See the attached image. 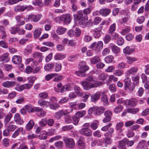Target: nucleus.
Returning a JSON list of instances; mask_svg holds the SVG:
<instances>
[{
	"label": "nucleus",
	"instance_id": "obj_25",
	"mask_svg": "<svg viewBox=\"0 0 149 149\" xmlns=\"http://www.w3.org/2000/svg\"><path fill=\"white\" fill-rule=\"evenodd\" d=\"M125 142V139L119 141L117 146V147L119 149H127L125 143H124Z\"/></svg>",
	"mask_w": 149,
	"mask_h": 149
},
{
	"label": "nucleus",
	"instance_id": "obj_52",
	"mask_svg": "<svg viewBox=\"0 0 149 149\" xmlns=\"http://www.w3.org/2000/svg\"><path fill=\"white\" fill-rule=\"evenodd\" d=\"M73 126L72 125H68L63 127L62 128V130L63 131H69L72 129Z\"/></svg>",
	"mask_w": 149,
	"mask_h": 149
},
{
	"label": "nucleus",
	"instance_id": "obj_40",
	"mask_svg": "<svg viewBox=\"0 0 149 149\" xmlns=\"http://www.w3.org/2000/svg\"><path fill=\"white\" fill-rule=\"evenodd\" d=\"M78 147L80 149H85V144L83 141L81 140H79L78 141Z\"/></svg>",
	"mask_w": 149,
	"mask_h": 149
},
{
	"label": "nucleus",
	"instance_id": "obj_33",
	"mask_svg": "<svg viewBox=\"0 0 149 149\" xmlns=\"http://www.w3.org/2000/svg\"><path fill=\"white\" fill-rule=\"evenodd\" d=\"M65 57V55L64 54H61V53L56 54L54 57L55 59L58 60H62Z\"/></svg>",
	"mask_w": 149,
	"mask_h": 149
},
{
	"label": "nucleus",
	"instance_id": "obj_30",
	"mask_svg": "<svg viewBox=\"0 0 149 149\" xmlns=\"http://www.w3.org/2000/svg\"><path fill=\"white\" fill-rule=\"evenodd\" d=\"M12 117V114L10 113L8 114L5 117L4 119V123L5 125H6L10 120Z\"/></svg>",
	"mask_w": 149,
	"mask_h": 149
},
{
	"label": "nucleus",
	"instance_id": "obj_16",
	"mask_svg": "<svg viewBox=\"0 0 149 149\" xmlns=\"http://www.w3.org/2000/svg\"><path fill=\"white\" fill-rule=\"evenodd\" d=\"M16 83L14 81H6L2 83V86L5 88H9L14 86Z\"/></svg>",
	"mask_w": 149,
	"mask_h": 149
},
{
	"label": "nucleus",
	"instance_id": "obj_13",
	"mask_svg": "<svg viewBox=\"0 0 149 149\" xmlns=\"http://www.w3.org/2000/svg\"><path fill=\"white\" fill-rule=\"evenodd\" d=\"M22 61V57L19 55H14L12 58L13 63L15 64H20L21 63Z\"/></svg>",
	"mask_w": 149,
	"mask_h": 149
},
{
	"label": "nucleus",
	"instance_id": "obj_24",
	"mask_svg": "<svg viewBox=\"0 0 149 149\" xmlns=\"http://www.w3.org/2000/svg\"><path fill=\"white\" fill-rule=\"evenodd\" d=\"M123 125V122H120L118 123L116 126V129L117 131L119 133H121L123 131L122 129Z\"/></svg>",
	"mask_w": 149,
	"mask_h": 149
},
{
	"label": "nucleus",
	"instance_id": "obj_6",
	"mask_svg": "<svg viewBox=\"0 0 149 149\" xmlns=\"http://www.w3.org/2000/svg\"><path fill=\"white\" fill-rule=\"evenodd\" d=\"M103 29L102 26H100L98 27L94 28L92 31L93 35L94 38H98L101 35L102 33V30Z\"/></svg>",
	"mask_w": 149,
	"mask_h": 149
},
{
	"label": "nucleus",
	"instance_id": "obj_26",
	"mask_svg": "<svg viewBox=\"0 0 149 149\" xmlns=\"http://www.w3.org/2000/svg\"><path fill=\"white\" fill-rule=\"evenodd\" d=\"M146 141L143 140L139 141L136 147V149H141L145 147Z\"/></svg>",
	"mask_w": 149,
	"mask_h": 149
},
{
	"label": "nucleus",
	"instance_id": "obj_54",
	"mask_svg": "<svg viewBox=\"0 0 149 149\" xmlns=\"http://www.w3.org/2000/svg\"><path fill=\"white\" fill-rule=\"evenodd\" d=\"M2 143L3 146L7 147L9 145V140L7 138H4L2 140Z\"/></svg>",
	"mask_w": 149,
	"mask_h": 149
},
{
	"label": "nucleus",
	"instance_id": "obj_57",
	"mask_svg": "<svg viewBox=\"0 0 149 149\" xmlns=\"http://www.w3.org/2000/svg\"><path fill=\"white\" fill-rule=\"evenodd\" d=\"M139 111V109L137 108L135 109H129L127 110V111L129 113L135 114Z\"/></svg>",
	"mask_w": 149,
	"mask_h": 149
},
{
	"label": "nucleus",
	"instance_id": "obj_59",
	"mask_svg": "<svg viewBox=\"0 0 149 149\" xmlns=\"http://www.w3.org/2000/svg\"><path fill=\"white\" fill-rule=\"evenodd\" d=\"M101 101L104 103H107L108 101V99L107 97V96L104 94L103 93L101 98Z\"/></svg>",
	"mask_w": 149,
	"mask_h": 149
},
{
	"label": "nucleus",
	"instance_id": "obj_64",
	"mask_svg": "<svg viewBox=\"0 0 149 149\" xmlns=\"http://www.w3.org/2000/svg\"><path fill=\"white\" fill-rule=\"evenodd\" d=\"M69 88L68 86L67 85L64 86L62 87L60 90V92L61 93H63L66 91H69Z\"/></svg>",
	"mask_w": 149,
	"mask_h": 149
},
{
	"label": "nucleus",
	"instance_id": "obj_38",
	"mask_svg": "<svg viewBox=\"0 0 149 149\" xmlns=\"http://www.w3.org/2000/svg\"><path fill=\"white\" fill-rule=\"evenodd\" d=\"M11 122H10L9 125L7 127L10 132L13 131L17 128V126L16 125H12L11 124Z\"/></svg>",
	"mask_w": 149,
	"mask_h": 149
},
{
	"label": "nucleus",
	"instance_id": "obj_60",
	"mask_svg": "<svg viewBox=\"0 0 149 149\" xmlns=\"http://www.w3.org/2000/svg\"><path fill=\"white\" fill-rule=\"evenodd\" d=\"M115 68L113 66L111 65L109 66L105 70V71L108 72H113L115 70Z\"/></svg>",
	"mask_w": 149,
	"mask_h": 149
},
{
	"label": "nucleus",
	"instance_id": "obj_63",
	"mask_svg": "<svg viewBox=\"0 0 149 149\" xmlns=\"http://www.w3.org/2000/svg\"><path fill=\"white\" fill-rule=\"evenodd\" d=\"M48 93L47 92H44L40 93L39 94L40 97L42 99H45L48 96Z\"/></svg>",
	"mask_w": 149,
	"mask_h": 149
},
{
	"label": "nucleus",
	"instance_id": "obj_36",
	"mask_svg": "<svg viewBox=\"0 0 149 149\" xmlns=\"http://www.w3.org/2000/svg\"><path fill=\"white\" fill-rule=\"evenodd\" d=\"M54 67V64L53 63H49L46 65L44 69L45 70L47 71H49L52 70Z\"/></svg>",
	"mask_w": 149,
	"mask_h": 149
},
{
	"label": "nucleus",
	"instance_id": "obj_18",
	"mask_svg": "<svg viewBox=\"0 0 149 149\" xmlns=\"http://www.w3.org/2000/svg\"><path fill=\"white\" fill-rule=\"evenodd\" d=\"M77 19L78 23L82 27L84 28L87 26V19L86 18H82Z\"/></svg>",
	"mask_w": 149,
	"mask_h": 149
},
{
	"label": "nucleus",
	"instance_id": "obj_3",
	"mask_svg": "<svg viewBox=\"0 0 149 149\" xmlns=\"http://www.w3.org/2000/svg\"><path fill=\"white\" fill-rule=\"evenodd\" d=\"M63 140L66 146L69 148H72L75 147V143L72 139L64 137Z\"/></svg>",
	"mask_w": 149,
	"mask_h": 149
},
{
	"label": "nucleus",
	"instance_id": "obj_12",
	"mask_svg": "<svg viewBox=\"0 0 149 149\" xmlns=\"http://www.w3.org/2000/svg\"><path fill=\"white\" fill-rule=\"evenodd\" d=\"M81 66L79 68V71L83 73L86 72L89 69V67L86 64V62H81L80 64Z\"/></svg>",
	"mask_w": 149,
	"mask_h": 149
},
{
	"label": "nucleus",
	"instance_id": "obj_28",
	"mask_svg": "<svg viewBox=\"0 0 149 149\" xmlns=\"http://www.w3.org/2000/svg\"><path fill=\"white\" fill-rule=\"evenodd\" d=\"M34 123L33 120H31L27 123L26 126V128L27 130L31 129L34 125Z\"/></svg>",
	"mask_w": 149,
	"mask_h": 149
},
{
	"label": "nucleus",
	"instance_id": "obj_19",
	"mask_svg": "<svg viewBox=\"0 0 149 149\" xmlns=\"http://www.w3.org/2000/svg\"><path fill=\"white\" fill-rule=\"evenodd\" d=\"M109 47L111 48L112 52L114 54H117L120 52V48L112 43L109 44Z\"/></svg>",
	"mask_w": 149,
	"mask_h": 149
},
{
	"label": "nucleus",
	"instance_id": "obj_37",
	"mask_svg": "<svg viewBox=\"0 0 149 149\" xmlns=\"http://www.w3.org/2000/svg\"><path fill=\"white\" fill-rule=\"evenodd\" d=\"M113 59V56L112 55H110L106 56L104 59V60L106 63H111Z\"/></svg>",
	"mask_w": 149,
	"mask_h": 149
},
{
	"label": "nucleus",
	"instance_id": "obj_58",
	"mask_svg": "<svg viewBox=\"0 0 149 149\" xmlns=\"http://www.w3.org/2000/svg\"><path fill=\"white\" fill-rule=\"evenodd\" d=\"M32 50V47L31 46L29 45L26 47L24 49V52L27 54L31 53Z\"/></svg>",
	"mask_w": 149,
	"mask_h": 149
},
{
	"label": "nucleus",
	"instance_id": "obj_48",
	"mask_svg": "<svg viewBox=\"0 0 149 149\" xmlns=\"http://www.w3.org/2000/svg\"><path fill=\"white\" fill-rule=\"evenodd\" d=\"M130 30V27L129 26H126L125 28L123 29L120 32L121 34L123 35H125L127 33H128Z\"/></svg>",
	"mask_w": 149,
	"mask_h": 149
},
{
	"label": "nucleus",
	"instance_id": "obj_47",
	"mask_svg": "<svg viewBox=\"0 0 149 149\" xmlns=\"http://www.w3.org/2000/svg\"><path fill=\"white\" fill-rule=\"evenodd\" d=\"M123 109V106L120 105H118L114 109V111L116 113H119L122 111Z\"/></svg>",
	"mask_w": 149,
	"mask_h": 149
},
{
	"label": "nucleus",
	"instance_id": "obj_8",
	"mask_svg": "<svg viewBox=\"0 0 149 149\" xmlns=\"http://www.w3.org/2000/svg\"><path fill=\"white\" fill-rule=\"evenodd\" d=\"M112 115V113L110 110H108L105 111L104 114L105 117L103 119V122L106 123L110 121L111 119V116Z\"/></svg>",
	"mask_w": 149,
	"mask_h": 149
},
{
	"label": "nucleus",
	"instance_id": "obj_21",
	"mask_svg": "<svg viewBox=\"0 0 149 149\" xmlns=\"http://www.w3.org/2000/svg\"><path fill=\"white\" fill-rule=\"evenodd\" d=\"M111 10L107 8H102L99 11V13L103 16H106L111 13Z\"/></svg>",
	"mask_w": 149,
	"mask_h": 149
},
{
	"label": "nucleus",
	"instance_id": "obj_62",
	"mask_svg": "<svg viewBox=\"0 0 149 149\" xmlns=\"http://www.w3.org/2000/svg\"><path fill=\"white\" fill-rule=\"evenodd\" d=\"M109 89L112 92H115L116 90V86L114 84H111L109 87Z\"/></svg>",
	"mask_w": 149,
	"mask_h": 149
},
{
	"label": "nucleus",
	"instance_id": "obj_29",
	"mask_svg": "<svg viewBox=\"0 0 149 149\" xmlns=\"http://www.w3.org/2000/svg\"><path fill=\"white\" fill-rule=\"evenodd\" d=\"M66 30V29L62 26H60L58 28L56 32L59 35H62L65 33Z\"/></svg>",
	"mask_w": 149,
	"mask_h": 149
},
{
	"label": "nucleus",
	"instance_id": "obj_2",
	"mask_svg": "<svg viewBox=\"0 0 149 149\" xmlns=\"http://www.w3.org/2000/svg\"><path fill=\"white\" fill-rule=\"evenodd\" d=\"M103 43L102 41H99L97 43L95 42H93L90 46V48L93 50L97 52H100L102 49Z\"/></svg>",
	"mask_w": 149,
	"mask_h": 149
},
{
	"label": "nucleus",
	"instance_id": "obj_51",
	"mask_svg": "<svg viewBox=\"0 0 149 149\" xmlns=\"http://www.w3.org/2000/svg\"><path fill=\"white\" fill-rule=\"evenodd\" d=\"M108 77V75L104 73L100 74L98 76L99 79L101 80H104L106 79Z\"/></svg>",
	"mask_w": 149,
	"mask_h": 149
},
{
	"label": "nucleus",
	"instance_id": "obj_5",
	"mask_svg": "<svg viewBox=\"0 0 149 149\" xmlns=\"http://www.w3.org/2000/svg\"><path fill=\"white\" fill-rule=\"evenodd\" d=\"M81 85L83 86L84 89L88 90L93 88H95L100 86L101 85V84L100 83V85L99 84L98 85H96L87 81H84L81 82Z\"/></svg>",
	"mask_w": 149,
	"mask_h": 149
},
{
	"label": "nucleus",
	"instance_id": "obj_23",
	"mask_svg": "<svg viewBox=\"0 0 149 149\" xmlns=\"http://www.w3.org/2000/svg\"><path fill=\"white\" fill-rule=\"evenodd\" d=\"M74 90L78 96H81L82 94V91L81 88L78 86H75L74 87Z\"/></svg>",
	"mask_w": 149,
	"mask_h": 149
},
{
	"label": "nucleus",
	"instance_id": "obj_46",
	"mask_svg": "<svg viewBox=\"0 0 149 149\" xmlns=\"http://www.w3.org/2000/svg\"><path fill=\"white\" fill-rule=\"evenodd\" d=\"M36 79V77L33 76H29L27 78V80L29 82L31 83L30 84L32 85L34 83L35 80Z\"/></svg>",
	"mask_w": 149,
	"mask_h": 149
},
{
	"label": "nucleus",
	"instance_id": "obj_50",
	"mask_svg": "<svg viewBox=\"0 0 149 149\" xmlns=\"http://www.w3.org/2000/svg\"><path fill=\"white\" fill-rule=\"evenodd\" d=\"M126 63L125 62H121L119 63L117 66V67L119 69H123L126 67Z\"/></svg>",
	"mask_w": 149,
	"mask_h": 149
},
{
	"label": "nucleus",
	"instance_id": "obj_44",
	"mask_svg": "<svg viewBox=\"0 0 149 149\" xmlns=\"http://www.w3.org/2000/svg\"><path fill=\"white\" fill-rule=\"evenodd\" d=\"M38 103L40 106H44L49 105V102L40 99L38 100Z\"/></svg>",
	"mask_w": 149,
	"mask_h": 149
},
{
	"label": "nucleus",
	"instance_id": "obj_56",
	"mask_svg": "<svg viewBox=\"0 0 149 149\" xmlns=\"http://www.w3.org/2000/svg\"><path fill=\"white\" fill-rule=\"evenodd\" d=\"M123 73V70L118 69L115 71L113 74L115 76H120L122 75Z\"/></svg>",
	"mask_w": 149,
	"mask_h": 149
},
{
	"label": "nucleus",
	"instance_id": "obj_42",
	"mask_svg": "<svg viewBox=\"0 0 149 149\" xmlns=\"http://www.w3.org/2000/svg\"><path fill=\"white\" fill-rule=\"evenodd\" d=\"M64 115L63 110H61L57 112L55 114V117L58 119H60Z\"/></svg>",
	"mask_w": 149,
	"mask_h": 149
},
{
	"label": "nucleus",
	"instance_id": "obj_7",
	"mask_svg": "<svg viewBox=\"0 0 149 149\" xmlns=\"http://www.w3.org/2000/svg\"><path fill=\"white\" fill-rule=\"evenodd\" d=\"M79 132L81 134L86 136H90L92 134L91 130L87 128H83L80 129Z\"/></svg>",
	"mask_w": 149,
	"mask_h": 149
},
{
	"label": "nucleus",
	"instance_id": "obj_49",
	"mask_svg": "<svg viewBox=\"0 0 149 149\" xmlns=\"http://www.w3.org/2000/svg\"><path fill=\"white\" fill-rule=\"evenodd\" d=\"M125 142L128 147H131L134 145V141L133 140L129 141L128 139H126Z\"/></svg>",
	"mask_w": 149,
	"mask_h": 149
},
{
	"label": "nucleus",
	"instance_id": "obj_39",
	"mask_svg": "<svg viewBox=\"0 0 149 149\" xmlns=\"http://www.w3.org/2000/svg\"><path fill=\"white\" fill-rule=\"evenodd\" d=\"M57 73H52L47 74L45 77V79L47 81H49L54 77L57 76Z\"/></svg>",
	"mask_w": 149,
	"mask_h": 149
},
{
	"label": "nucleus",
	"instance_id": "obj_22",
	"mask_svg": "<svg viewBox=\"0 0 149 149\" xmlns=\"http://www.w3.org/2000/svg\"><path fill=\"white\" fill-rule=\"evenodd\" d=\"M23 128L22 127H20L17 128L13 133L12 136V137L13 138H15L18 136L20 132H23Z\"/></svg>",
	"mask_w": 149,
	"mask_h": 149
},
{
	"label": "nucleus",
	"instance_id": "obj_14",
	"mask_svg": "<svg viewBox=\"0 0 149 149\" xmlns=\"http://www.w3.org/2000/svg\"><path fill=\"white\" fill-rule=\"evenodd\" d=\"M106 109L104 107L101 106L96 107V111L94 113L95 116L100 115L103 113Z\"/></svg>",
	"mask_w": 149,
	"mask_h": 149
},
{
	"label": "nucleus",
	"instance_id": "obj_35",
	"mask_svg": "<svg viewBox=\"0 0 149 149\" xmlns=\"http://www.w3.org/2000/svg\"><path fill=\"white\" fill-rule=\"evenodd\" d=\"M127 62L129 64H132L134 62L136 61L137 59L134 57L127 56L126 57Z\"/></svg>",
	"mask_w": 149,
	"mask_h": 149
},
{
	"label": "nucleus",
	"instance_id": "obj_10",
	"mask_svg": "<svg viewBox=\"0 0 149 149\" xmlns=\"http://www.w3.org/2000/svg\"><path fill=\"white\" fill-rule=\"evenodd\" d=\"M101 95V92L98 91L91 96V102H96L99 99Z\"/></svg>",
	"mask_w": 149,
	"mask_h": 149
},
{
	"label": "nucleus",
	"instance_id": "obj_4",
	"mask_svg": "<svg viewBox=\"0 0 149 149\" xmlns=\"http://www.w3.org/2000/svg\"><path fill=\"white\" fill-rule=\"evenodd\" d=\"M72 17L71 15L70 14H66L61 15L58 17V18L65 24H68L71 21Z\"/></svg>",
	"mask_w": 149,
	"mask_h": 149
},
{
	"label": "nucleus",
	"instance_id": "obj_55",
	"mask_svg": "<svg viewBox=\"0 0 149 149\" xmlns=\"http://www.w3.org/2000/svg\"><path fill=\"white\" fill-rule=\"evenodd\" d=\"M116 24L114 23L112 24L110 26L109 30V33H112L115 31L116 29Z\"/></svg>",
	"mask_w": 149,
	"mask_h": 149
},
{
	"label": "nucleus",
	"instance_id": "obj_1",
	"mask_svg": "<svg viewBox=\"0 0 149 149\" xmlns=\"http://www.w3.org/2000/svg\"><path fill=\"white\" fill-rule=\"evenodd\" d=\"M130 78L127 77L124 79L125 89L127 91H130L133 90L135 88L134 84L131 82Z\"/></svg>",
	"mask_w": 149,
	"mask_h": 149
},
{
	"label": "nucleus",
	"instance_id": "obj_32",
	"mask_svg": "<svg viewBox=\"0 0 149 149\" xmlns=\"http://www.w3.org/2000/svg\"><path fill=\"white\" fill-rule=\"evenodd\" d=\"M134 50V49H130L129 47L127 46L124 48L123 50V52L126 54H129L133 52Z\"/></svg>",
	"mask_w": 149,
	"mask_h": 149
},
{
	"label": "nucleus",
	"instance_id": "obj_41",
	"mask_svg": "<svg viewBox=\"0 0 149 149\" xmlns=\"http://www.w3.org/2000/svg\"><path fill=\"white\" fill-rule=\"evenodd\" d=\"M42 30L40 29H36L33 32L34 36L35 38H38L40 36Z\"/></svg>",
	"mask_w": 149,
	"mask_h": 149
},
{
	"label": "nucleus",
	"instance_id": "obj_17",
	"mask_svg": "<svg viewBox=\"0 0 149 149\" xmlns=\"http://www.w3.org/2000/svg\"><path fill=\"white\" fill-rule=\"evenodd\" d=\"M14 120L15 122L20 125L24 123L23 119L21 118L20 115L18 113L15 114L14 116Z\"/></svg>",
	"mask_w": 149,
	"mask_h": 149
},
{
	"label": "nucleus",
	"instance_id": "obj_20",
	"mask_svg": "<svg viewBox=\"0 0 149 149\" xmlns=\"http://www.w3.org/2000/svg\"><path fill=\"white\" fill-rule=\"evenodd\" d=\"M126 102L130 106L133 107L136 105L137 103V99L134 98H132L129 100H126Z\"/></svg>",
	"mask_w": 149,
	"mask_h": 149
},
{
	"label": "nucleus",
	"instance_id": "obj_15",
	"mask_svg": "<svg viewBox=\"0 0 149 149\" xmlns=\"http://www.w3.org/2000/svg\"><path fill=\"white\" fill-rule=\"evenodd\" d=\"M25 108L29 113L35 112H36V111H40L41 110V109H40L39 107H36L33 108L31 106L29 105H26Z\"/></svg>",
	"mask_w": 149,
	"mask_h": 149
},
{
	"label": "nucleus",
	"instance_id": "obj_53",
	"mask_svg": "<svg viewBox=\"0 0 149 149\" xmlns=\"http://www.w3.org/2000/svg\"><path fill=\"white\" fill-rule=\"evenodd\" d=\"M111 39V37L109 35L107 34L103 38L104 43L105 44L108 43Z\"/></svg>",
	"mask_w": 149,
	"mask_h": 149
},
{
	"label": "nucleus",
	"instance_id": "obj_27",
	"mask_svg": "<svg viewBox=\"0 0 149 149\" xmlns=\"http://www.w3.org/2000/svg\"><path fill=\"white\" fill-rule=\"evenodd\" d=\"M32 15V21L35 22H38L42 17V15L41 14H38L36 15L34 14Z\"/></svg>",
	"mask_w": 149,
	"mask_h": 149
},
{
	"label": "nucleus",
	"instance_id": "obj_9",
	"mask_svg": "<svg viewBox=\"0 0 149 149\" xmlns=\"http://www.w3.org/2000/svg\"><path fill=\"white\" fill-rule=\"evenodd\" d=\"M138 69L136 66H132L126 72V74L128 76H130L131 75H135L137 72Z\"/></svg>",
	"mask_w": 149,
	"mask_h": 149
},
{
	"label": "nucleus",
	"instance_id": "obj_45",
	"mask_svg": "<svg viewBox=\"0 0 149 149\" xmlns=\"http://www.w3.org/2000/svg\"><path fill=\"white\" fill-rule=\"evenodd\" d=\"M85 80L89 82H95L97 81V79L95 77L90 75H88Z\"/></svg>",
	"mask_w": 149,
	"mask_h": 149
},
{
	"label": "nucleus",
	"instance_id": "obj_43",
	"mask_svg": "<svg viewBox=\"0 0 149 149\" xmlns=\"http://www.w3.org/2000/svg\"><path fill=\"white\" fill-rule=\"evenodd\" d=\"M86 113L85 111H78L76 114V117L79 119V118L85 116Z\"/></svg>",
	"mask_w": 149,
	"mask_h": 149
},
{
	"label": "nucleus",
	"instance_id": "obj_11",
	"mask_svg": "<svg viewBox=\"0 0 149 149\" xmlns=\"http://www.w3.org/2000/svg\"><path fill=\"white\" fill-rule=\"evenodd\" d=\"M10 60L9 54L8 53H5L0 56V62L6 63L9 62Z\"/></svg>",
	"mask_w": 149,
	"mask_h": 149
},
{
	"label": "nucleus",
	"instance_id": "obj_31",
	"mask_svg": "<svg viewBox=\"0 0 149 149\" xmlns=\"http://www.w3.org/2000/svg\"><path fill=\"white\" fill-rule=\"evenodd\" d=\"M100 61V58L98 56H95L91 59L90 62L91 64L97 63Z\"/></svg>",
	"mask_w": 149,
	"mask_h": 149
},
{
	"label": "nucleus",
	"instance_id": "obj_61",
	"mask_svg": "<svg viewBox=\"0 0 149 149\" xmlns=\"http://www.w3.org/2000/svg\"><path fill=\"white\" fill-rule=\"evenodd\" d=\"M124 39L122 38H119L117 40V43L118 45H122L124 43Z\"/></svg>",
	"mask_w": 149,
	"mask_h": 149
},
{
	"label": "nucleus",
	"instance_id": "obj_34",
	"mask_svg": "<svg viewBox=\"0 0 149 149\" xmlns=\"http://www.w3.org/2000/svg\"><path fill=\"white\" fill-rule=\"evenodd\" d=\"M54 146L58 149H62L63 147L64 143L62 141H58L55 143Z\"/></svg>",
	"mask_w": 149,
	"mask_h": 149
}]
</instances>
